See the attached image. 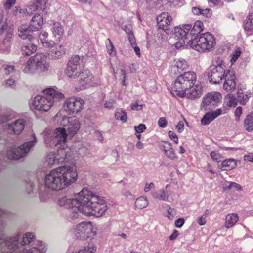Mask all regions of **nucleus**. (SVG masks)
<instances>
[{
  "instance_id": "1",
  "label": "nucleus",
  "mask_w": 253,
  "mask_h": 253,
  "mask_svg": "<svg viewBox=\"0 0 253 253\" xmlns=\"http://www.w3.org/2000/svg\"><path fill=\"white\" fill-rule=\"evenodd\" d=\"M58 203L60 206L68 209L69 216L73 219L78 218L79 213L87 216L99 217L107 209L104 198L86 188H83L75 195V198H68L66 196L60 198Z\"/></svg>"
},
{
  "instance_id": "2",
  "label": "nucleus",
  "mask_w": 253,
  "mask_h": 253,
  "mask_svg": "<svg viewBox=\"0 0 253 253\" xmlns=\"http://www.w3.org/2000/svg\"><path fill=\"white\" fill-rule=\"evenodd\" d=\"M78 177L74 165H64L50 170L44 177L45 187L53 191L66 188L75 182Z\"/></svg>"
},
{
  "instance_id": "3",
  "label": "nucleus",
  "mask_w": 253,
  "mask_h": 253,
  "mask_svg": "<svg viewBox=\"0 0 253 253\" xmlns=\"http://www.w3.org/2000/svg\"><path fill=\"white\" fill-rule=\"evenodd\" d=\"M67 134L65 128L59 127L54 131L48 130L45 132L44 139L47 144L50 146L58 147L57 154L53 152L49 153L46 161L50 165L58 164L68 159L71 155L69 148L64 147L66 142Z\"/></svg>"
},
{
  "instance_id": "4",
  "label": "nucleus",
  "mask_w": 253,
  "mask_h": 253,
  "mask_svg": "<svg viewBox=\"0 0 253 253\" xmlns=\"http://www.w3.org/2000/svg\"><path fill=\"white\" fill-rule=\"evenodd\" d=\"M44 95H37L32 101L31 108L41 113L48 111L54 103L64 98V95L51 88L44 90Z\"/></svg>"
},
{
  "instance_id": "5",
  "label": "nucleus",
  "mask_w": 253,
  "mask_h": 253,
  "mask_svg": "<svg viewBox=\"0 0 253 253\" xmlns=\"http://www.w3.org/2000/svg\"><path fill=\"white\" fill-rule=\"evenodd\" d=\"M196 80V74L192 71L178 76L171 85V94L173 96H184L186 95V91L194 84Z\"/></svg>"
},
{
  "instance_id": "6",
  "label": "nucleus",
  "mask_w": 253,
  "mask_h": 253,
  "mask_svg": "<svg viewBox=\"0 0 253 253\" xmlns=\"http://www.w3.org/2000/svg\"><path fill=\"white\" fill-rule=\"evenodd\" d=\"M49 64L46 61V57L42 53H37L31 56L23 65V71L26 74L34 75L47 71Z\"/></svg>"
},
{
  "instance_id": "7",
  "label": "nucleus",
  "mask_w": 253,
  "mask_h": 253,
  "mask_svg": "<svg viewBox=\"0 0 253 253\" xmlns=\"http://www.w3.org/2000/svg\"><path fill=\"white\" fill-rule=\"evenodd\" d=\"M215 38L211 33L207 32L198 35L193 38L190 46L199 52H209L215 45Z\"/></svg>"
},
{
  "instance_id": "8",
  "label": "nucleus",
  "mask_w": 253,
  "mask_h": 253,
  "mask_svg": "<svg viewBox=\"0 0 253 253\" xmlns=\"http://www.w3.org/2000/svg\"><path fill=\"white\" fill-rule=\"evenodd\" d=\"M210 75L209 80L213 84H220L224 79L227 72H226V65L221 57L214 58L210 67Z\"/></svg>"
},
{
  "instance_id": "9",
  "label": "nucleus",
  "mask_w": 253,
  "mask_h": 253,
  "mask_svg": "<svg viewBox=\"0 0 253 253\" xmlns=\"http://www.w3.org/2000/svg\"><path fill=\"white\" fill-rule=\"evenodd\" d=\"M191 25L187 24L182 27H175L173 31V36L177 42L175 43L176 48L190 45L193 38L190 32Z\"/></svg>"
},
{
  "instance_id": "10",
  "label": "nucleus",
  "mask_w": 253,
  "mask_h": 253,
  "mask_svg": "<svg viewBox=\"0 0 253 253\" xmlns=\"http://www.w3.org/2000/svg\"><path fill=\"white\" fill-rule=\"evenodd\" d=\"M73 232L77 239L81 241L93 238L96 235V229L91 222H82L73 229Z\"/></svg>"
},
{
  "instance_id": "11",
  "label": "nucleus",
  "mask_w": 253,
  "mask_h": 253,
  "mask_svg": "<svg viewBox=\"0 0 253 253\" xmlns=\"http://www.w3.org/2000/svg\"><path fill=\"white\" fill-rule=\"evenodd\" d=\"M221 99V94L218 92L208 93L203 98L201 108L205 111L211 110L218 106Z\"/></svg>"
},
{
  "instance_id": "12",
  "label": "nucleus",
  "mask_w": 253,
  "mask_h": 253,
  "mask_svg": "<svg viewBox=\"0 0 253 253\" xmlns=\"http://www.w3.org/2000/svg\"><path fill=\"white\" fill-rule=\"evenodd\" d=\"M84 68L82 59L79 56L75 55L72 57L68 61L65 73L70 78L75 77L77 74Z\"/></svg>"
},
{
  "instance_id": "13",
  "label": "nucleus",
  "mask_w": 253,
  "mask_h": 253,
  "mask_svg": "<svg viewBox=\"0 0 253 253\" xmlns=\"http://www.w3.org/2000/svg\"><path fill=\"white\" fill-rule=\"evenodd\" d=\"M84 102L83 99L73 97L67 99L64 103L65 110L69 114H77L81 112L84 107Z\"/></svg>"
},
{
  "instance_id": "14",
  "label": "nucleus",
  "mask_w": 253,
  "mask_h": 253,
  "mask_svg": "<svg viewBox=\"0 0 253 253\" xmlns=\"http://www.w3.org/2000/svg\"><path fill=\"white\" fill-rule=\"evenodd\" d=\"M72 78L78 79L79 83L84 88L93 85L95 84L94 82L93 75L89 70L84 68L77 74L75 77Z\"/></svg>"
},
{
  "instance_id": "15",
  "label": "nucleus",
  "mask_w": 253,
  "mask_h": 253,
  "mask_svg": "<svg viewBox=\"0 0 253 253\" xmlns=\"http://www.w3.org/2000/svg\"><path fill=\"white\" fill-rule=\"evenodd\" d=\"M26 121L23 119H19L6 125V128L10 133L19 135L23 131Z\"/></svg>"
},
{
  "instance_id": "16",
  "label": "nucleus",
  "mask_w": 253,
  "mask_h": 253,
  "mask_svg": "<svg viewBox=\"0 0 253 253\" xmlns=\"http://www.w3.org/2000/svg\"><path fill=\"white\" fill-rule=\"evenodd\" d=\"M172 18L168 12H162L157 16V21L159 28L162 29L166 32L169 30V27Z\"/></svg>"
},
{
  "instance_id": "17",
  "label": "nucleus",
  "mask_w": 253,
  "mask_h": 253,
  "mask_svg": "<svg viewBox=\"0 0 253 253\" xmlns=\"http://www.w3.org/2000/svg\"><path fill=\"white\" fill-rule=\"evenodd\" d=\"M188 67L187 62L184 59L178 58L174 59L171 63L170 72L171 74L176 75L181 73Z\"/></svg>"
},
{
  "instance_id": "18",
  "label": "nucleus",
  "mask_w": 253,
  "mask_h": 253,
  "mask_svg": "<svg viewBox=\"0 0 253 253\" xmlns=\"http://www.w3.org/2000/svg\"><path fill=\"white\" fill-rule=\"evenodd\" d=\"M224 79L225 80L223 84L224 89L227 92L234 90L236 85L234 74L232 72L228 71Z\"/></svg>"
},
{
  "instance_id": "19",
  "label": "nucleus",
  "mask_w": 253,
  "mask_h": 253,
  "mask_svg": "<svg viewBox=\"0 0 253 253\" xmlns=\"http://www.w3.org/2000/svg\"><path fill=\"white\" fill-rule=\"evenodd\" d=\"M225 113V111L221 108L208 112L204 115L201 119V123L204 125H208L220 115Z\"/></svg>"
},
{
  "instance_id": "20",
  "label": "nucleus",
  "mask_w": 253,
  "mask_h": 253,
  "mask_svg": "<svg viewBox=\"0 0 253 253\" xmlns=\"http://www.w3.org/2000/svg\"><path fill=\"white\" fill-rule=\"evenodd\" d=\"M165 155L171 160L178 159V156L170 142L165 141L160 145Z\"/></svg>"
},
{
  "instance_id": "21",
  "label": "nucleus",
  "mask_w": 253,
  "mask_h": 253,
  "mask_svg": "<svg viewBox=\"0 0 253 253\" xmlns=\"http://www.w3.org/2000/svg\"><path fill=\"white\" fill-rule=\"evenodd\" d=\"M80 128V123L79 119L75 117H71L70 123L67 127L68 134L71 137L74 136Z\"/></svg>"
},
{
  "instance_id": "22",
  "label": "nucleus",
  "mask_w": 253,
  "mask_h": 253,
  "mask_svg": "<svg viewBox=\"0 0 253 253\" xmlns=\"http://www.w3.org/2000/svg\"><path fill=\"white\" fill-rule=\"evenodd\" d=\"M188 92L186 93L187 97L190 99H195L199 98L202 94V86L200 84L192 85Z\"/></svg>"
},
{
  "instance_id": "23",
  "label": "nucleus",
  "mask_w": 253,
  "mask_h": 253,
  "mask_svg": "<svg viewBox=\"0 0 253 253\" xmlns=\"http://www.w3.org/2000/svg\"><path fill=\"white\" fill-rule=\"evenodd\" d=\"M43 24V18L42 15L38 14L35 15L30 21L29 28L33 31H37L41 29Z\"/></svg>"
},
{
  "instance_id": "24",
  "label": "nucleus",
  "mask_w": 253,
  "mask_h": 253,
  "mask_svg": "<svg viewBox=\"0 0 253 253\" xmlns=\"http://www.w3.org/2000/svg\"><path fill=\"white\" fill-rule=\"evenodd\" d=\"M65 51L66 49L63 45L55 44L54 48L49 51V55L52 58L59 59L65 54Z\"/></svg>"
},
{
  "instance_id": "25",
  "label": "nucleus",
  "mask_w": 253,
  "mask_h": 253,
  "mask_svg": "<svg viewBox=\"0 0 253 253\" xmlns=\"http://www.w3.org/2000/svg\"><path fill=\"white\" fill-rule=\"evenodd\" d=\"M51 29L53 36L58 41H60L64 34V30L61 25L58 22L53 23Z\"/></svg>"
},
{
  "instance_id": "26",
  "label": "nucleus",
  "mask_w": 253,
  "mask_h": 253,
  "mask_svg": "<svg viewBox=\"0 0 253 253\" xmlns=\"http://www.w3.org/2000/svg\"><path fill=\"white\" fill-rule=\"evenodd\" d=\"M33 30L29 28V26L22 25L18 31V35L23 39H28L31 41L33 38L32 36Z\"/></svg>"
},
{
  "instance_id": "27",
  "label": "nucleus",
  "mask_w": 253,
  "mask_h": 253,
  "mask_svg": "<svg viewBox=\"0 0 253 253\" xmlns=\"http://www.w3.org/2000/svg\"><path fill=\"white\" fill-rule=\"evenodd\" d=\"M7 29V25L6 24L3 25L0 29L1 34L3 33L4 32V30H6V35L2 41V43L5 46H7L10 44L11 39L13 34V29L11 28Z\"/></svg>"
},
{
  "instance_id": "28",
  "label": "nucleus",
  "mask_w": 253,
  "mask_h": 253,
  "mask_svg": "<svg viewBox=\"0 0 253 253\" xmlns=\"http://www.w3.org/2000/svg\"><path fill=\"white\" fill-rule=\"evenodd\" d=\"M239 220V217L236 213L228 214L225 218V226L229 229L233 227Z\"/></svg>"
},
{
  "instance_id": "29",
  "label": "nucleus",
  "mask_w": 253,
  "mask_h": 253,
  "mask_svg": "<svg viewBox=\"0 0 253 253\" xmlns=\"http://www.w3.org/2000/svg\"><path fill=\"white\" fill-rule=\"evenodd\" d=\"M152 197L160 201H168L169 194L165 189H162L151 192Z\"/></svg>"
},
{
  "instance_id": "30",
  "label": "nucleus",
  "mask_w": 253,
  "mask_h": 253,
  "mask_svg": "<svg viewBox=\"0 0 253 253\" xmlns=\"http://www.w3.org/2000/svg\"><path fill=\"white\" fill-rule=\"evenodd\" d=\"M237 163L233 159H228L223 161L220 166L222 170H231L236 167Z\"/></svg>"
},
{
  "instance_id": "31",
  "label": "nucleus",
  "mask_w": 253,
  "mask_h": 253,
  "mask_svg": "<svg viewBox=\"0 0 253 253\" xmlns=\"http://www.w3.org/2000/svg\"><path fill=\"white\" fill-rule=\"evenodd\" d=\"M244 29L247 34L249 35L253 34V17H248L244 22Z\"/></svg>"
},
{
  "instance_id": "32",
  "label": "nucleus",
  "mask_w": 253,
  "mask_h": 253,
  "mask_svg": "<svg viewBox=\"0 0 253 253\" xmlns=\"http://www.w3.org/2000/svg\"><path fill=\"white\" fill-rule=\"evenodd\" d=\"M203 23L202 21L198 20L195 22L194 26L191 27L190 31L193 38H194L195 36L199 35L198 34L203 30Z\"/></svg>"
},
{
  "instance_id": "33",
  "label": "nucleus",
  "mask_w": 253,
  "mask_h": 253,
  "mask_svg": "<svg viewBox=\"0 0 253 253\" xmlns=\"http://www.w3.org/2000/svg\"><path fill=\"white\" fill-rule=\"evenodd\" d=\"M244 127L248 131L253 130V113L248 114L244 120Z\"/></svg>"
},
{
  "instance_id": "34",
  "label": "nucleus",
  "mask_w": 253,
  "mask_h": 253,
  "mask_svg": "<svg viewBox=\"0 0 253 253\" xmlns=\"http://www.w3.org/2000/svg\"><path fill=\"white\" fill-rule=\"evenodd\" d=\"M37 50V46L33 43H28L22 47L23 54L30 55Z\"/></svg>"
},
{
  "instance_id": "35",
  "label": "nucleus",
  "mask_w": 253,
  "mask_h": 253,
  "mask_svg": "<svg viewBox=\"0 0 253 253\" xmlns=\"http://www.w3.org/2000/svg\"><path fill=\"white\" fill-rule=\"evenodd\" d=\"M148 201L146 197L141 196L137 198L135 202V207L139 209H142L147 206Z\"/></svg>"
},
{
  "instance_id": "36",
  "label": "nucleus",
  "mask_w": 253,
  "mask_h": 253,
  "mask_svg": "<svg viewBox=\"0 0 253 253\" xmlns=\"http://www.w3.org/2000/svg\"><path fill=\"white\" fill-rule=\"evenodd\" d=\"M238 102V99H237L235 97L231 94L227 95L224 99V102L229 107H235L237 105Z\"/></svg>"
},
{
  "instance_id": "37",
  "label": "nucleus",
  "mask_w": 253,
  "mask_h": 253,
  "mask_svg": "<svg viewBox=\"0 0 253 253\" xmlns=\"http://www.w3.org/2000/svg\"><path fill=\"white\" fill-rule=\"evenodd\" d=\"M96 249V247L94 244H89L87 246H85L84 248L72 253H94Z\"/></svg>"
},
{
  "instance_id": "38",
  "label": "nucleus",
  "mask_w": 253,
  "mask_h": 253,
  "mask_svg": "<svg viewBox=\"0 0 253 253\" xmlns=\"http://www.w3.org/2000/svg\"><path fill=\"white\" fill-rule=\"evenodd\" d=\"M115 117L116 119L119 120L122 122H126L127 120V115L123 109H117L116 111Z\"/></svg>"
},
{
  "instance_id": "39",
  "label": "nucleus",
  "mask_w": 253,
  "mask_h": 253,
  "mask_svg": "<svg viewBox=\"0 0 253 253\" xmlns=\"http://www.w3.org/2000/svg\"><path fill=\"white\" fill-rule=\"evenodd\" d=\"M34 238V235L32 233H26L23 237L21 244L24 246L26 244H30Z\"/></svg>"
},
{
  "instance_id": "40",
  "label": "nucleus",
  "mask_w": 253,
  "mask_h": 253,
  "mask_svg": "<svg viewBox=\"0 0 253 253\" xmlns=\"http://www.w3.org/2000/svg\"><path fill=\"white\" fill-rule=\"evenodd\" d=\"M106 48L107 52L110 56H114L116 54V50L114 46L109 39H107L106 42Z\"/></svg>"
},
{
  "instance_id": "41",
  "label": "nucleus",
  "mask_w": 253,
  "mask_h": 253,
  "mask_svg": "<svg viewBox=\"0 0 253 253\" xmlns=\"http://www.w3.org/2000/svg\"><path fill=\"white\" fill-rule=\"evenodd\" d=\"M238 101L240 104H245L248 100V96L244 94L242 91H239L237 93Z\"/></svg>"
},
{
  "instance_id": "42",
  "label": "nucleus",
  "mask_w": 253,
  "mask_h": 253,
  "mask_svg": "<svg viewBox=\"0 0 253 253\" xmlns=\"http://www.w3.org/2000/svg\"><path fill=\"white\" fill-rule=\"evenodd\" d=\"M222 188L224 190H230L232 188H234L237 191L242 190V187L239 184L233 182H230L228 186L226 184H223Z\"/></svg>"
},
{
  "instance_id": "43",
  "label": "nucleus",
  "mask_w": 253,
  "mask_h": 253,
  "mask_svg": "<svg viewBox=\"0 0 253 253\" xmlns=\"http://www.w3.org/2000/svg\"><path fill=\"white\" fill-rule=\"evenodd\" d=\"M39 7L37 3H33L27 6L25 11L28 14H31L33 12L39 9Z\"/></svg>"
},
{
  "instance_id": "44",
  "label": "nucleus",
  "mask_w": 253,
  "mask_h": 253,
  "mask_svg": "<svg viewBox=\"0 0 253 253\" xmlns=\"http://www.w3.org/2000/svg\"><path fill=\"white\" fill-rule=\"evenodd\" d=\"M42 44L44 47L48 49L50 51L52 49L54 48L56 44L53 41L46 40V41H44L42 43Z\"/></svg>"
},
{
  "instance_id": "45",
  "label": "nucleus",
  "mask_w": 253,
  "mask_h": 253,
  "mask_svg": "<svg viewBox=\"0 0 253 253\" xmlns=\"http://www.w3.org/2000/svg\"><path fill=\"white\" fill-rule=\"evenodd\" d=\"M75 151L78 155L82 157L86 156L89 154L88 149L84 146L78 148V150H76Z\"/></svg>"
},
{
  "instance_id": "46",
  "label": "nucleus",
  "mask_w": 253,
  "mask_h": 253,
  "mask_svg": "<svg viewBox=\"0 0 253 253\" xmlns=\"http://www.w3.org/2000/svg\"><path fill=\"white\" fill-rule=\"evenodd\" d=\"M4 72L5 74L9 75L13 73L15 71V67L11 65H4L3 66Z\"/></svg>"
},
{
  "instance_id": "47",
  "label": "nucleus",
  "mask_w": 253,
  "mask_h": 253,
  "mask_svg": "<svg viewBox=\"0 0 253 253\" xmlns=\"http://www.w3.org/2000/svg\"><path fill=\"white\" fill-rule=\"evenodd\" d=\"M210 156L212 159L215 161L218 162L221 161V156L217 152L214 151H211L210 153Z\"/></svg>"
},
{
  "instance_id": "48",
  "label": "nucleus",
  "mask_w": 253,
  "mask_h": 253,
  "mask_svg": "<svg viewBox=\"0 0 253 253\" xmlns=\"http://www.w3.org/2000/svg\"><path fill=\"white\" fill-rule=\"evenodd\" d=\"M48 0H37L36 1L39 9L41 10H43L46 7V5L48 2Z\"/></svg>"
},
{
  "instance_id": "49",
  "label": "nucleus",
  "mask_w": 253,
  "mask_h": 253,
  "mask_svg": "<svg viewBox=\"0 0 253 253\" xmlns=\"http://www.w3.org/2000/svg\"><path fill=\"white\" fill-rule=\"evenodd\" d=\"M241 51L239 50H235L232 54V58L230 62L232 64L234 63L238 59V57L240 56Z\"/></svg>"
},
{
  "instance_id": "50",
  "label": "nucleus",
  "mask_w": 253,
  "mask_h": 253,
  "mask_svg": "<svg viewBox=\"0 0 253 253\" xmlns=\"http://www.w3.org/2000/svg\"><path fill=\"white\" fill-rule=\"evenodd\" d=\"M71 117H68L66 116H63L60 121V124L63 126H69V124L70 123Z\"/></svg>"
},
{
  "instance_id": "51",
  "label": "nucleus",
  "mask_w": 253,
  "mask_h": 253,
  "mask_svg": "<svg viewBox=\"0 0 253 253\" xmlns=\"http://www.w3.org/2000/svg\"><path fill=\"white\" fill-rule=\"evenodd\" d=\"M48 36V33L45 31H42L39 35V39L41 43H42L44 41H46V38Z\"/></svg>"
},
{
  "instance_id": "52",
  "label": "nucleus",
  "mask_w": 253,
  "mask_h": 253,
  "mask_svg": "<svg viewBox=\"0 0 253 253\" xmlns=\"http://www.w3.org/2000/svg\"><path fill=\"white\" fill-rule=\"evenodd\" d=\"M146 128L145 125L143 124H140L139 126H134L135 130L137 133H142Z\"/></svg>"
},
{
  "instance_id": "53",
  "label": "nucleus",
  "mask_w": 253,
  "mask_h": 253,
  "mask_svg": "<svg viewBox=\"0 0 253 253\" xmlns=\"http://www.w3.org/2000/svg\"><path fill=\"white\" fill-rule=\"evenodd\" d=\"M212 14L211 10L209 8L202 9L201 15L205 17H210Z\"/></svg>"
},
{
  "instance_id": "54",
  "label": "nucleus",
  "mask_w": 253,
  "mask_h": 253,
  "mask_svg": "<svg viewBox=\"0 0 253 253\" xmlns=\"http://www.w3.org/2000/svg\"><path fill=\"white\" fill-rule=\"evenodd\" d=\"M185 120L180 121L176 126V128L179 133L182 132L184 130V125Z\"/></svg>"
},
{
  "instance_id": "55",
  "label": "nucleus",
  "mask_w": 253,
  "mask_h": 253,
  "mask_svg": "<svg viewBox=\"0 0 253 253\" xmlns=\"http://www.w3.org/2000/svg\"><path fill=\"white\" fill-rule=\"evenodd\" d=\"M158 123L159 126L162 128L165 127L167 125V121L166 118L164 117L160 118L159 119Z\"/></svg>"
},
{
  "instance_id": "56",
  "label": "nucleus",
  "mask_w": 253,
  "mask_h": 253,
  "mask_svg": "<svg viewBox=\"0 0 253 253\" xmlns=\"http://www.w3.org/2000/svg\"><path fill=\"white\" fill-rule=\"evenodd\" d=\"M242 113V109L241 107H238L235 111V120L237 121H239L240 120V117Z\"/></svg>"
},
{
  "instance_id": "57",
  "label": "nucleus",
  "mask_w": 253,
  "mask_h": 253,
  "mask_svg": "<svg viewBox=\"0 0 253 253\" xmlns=\"http://www.w3.org/2000/svg\"><path fill=\"white\" fill-rule=\"evenodd\" d=\"M115 103V100L113 99L106 101L104 106L106 108L111 109L113 107V104Z\"/></svg>"
},
{
  "instance_id": "58",
  "label": "nucleus",
  "mask_w": 253,
  "mask_h": 253,
  "mask_svg": "<svg viewBox=\"0 0 253 253\" xmlns=\"http://www.w3.org/2000/svg\"><path fill=\"white\" fill-rule=\"evenodd\" d=\"M155 184L153 182H151L150 183H146L144 187V191L145 192H149L151 189L155 188Z\"/></svg>"
},
{
  "instance_id": "59",
  "label": "nucleus",
  "mask_w": 253,
  "mask_h": 253,
  "mask_svg": "<svg viewBox=\"0 0 253 253\" xmlns=\"http://www.w3.org/2000/svg\"><path fill=\"white\" fill-rule=\"evenodd\" d=\"M184 223V220L182 218H180L176 220L175 222V225L177 228L181 227Z\"/></svg>"
},
{
  "instance_id": "60",
  "label": "nucleus",
  "mask_w": 253,
  "mask_h": 253,
  "mask_svg": "<svg viewBox=\"0 0 253 253\" xmlns=\"http://www.w3.org/2000/svg\"><path fill=\"white\" fill-rule=\"evenodd\" d=\"M25 9H23L20 7L16 6L14 8V10L13 13L14 15H17L19 14H24L25 13Z\"/></svg>"
},
{
  "instance_id": "61",
  "label": "nucleus",
  "mask_w": 253,
  "mask_h": 253,
  "mask_svg": "<svg viewBox=\"0 0 253 253\" xmlns=\"http://www.w3.org/2000/svg\"><path fill=\"white\" fill-rule=\"evenodd\" d=\"M124 30L126 34L127 35L128 37L130 36V35H133L132 27L130 25L126 26L125 27Z\"/></svg>"
},
{
  "instance_id": "62",
  "label": "nucleus",
  "mask_w": 253,
  "mask_h": 253,
  "mask_svg": "<svg viewBox=\"0 0 253 253\" xmlns=\"http://www.w3.org/2000/svg\"><path fill=\"white\" fill-rule=\"evenodd\" d=\"M128 38L129 42L130 45L132 47L136 45V40H135V38L134 36V35H130V36H128Z\"/></svg>"
},
{
  "instance_id": "63",
  "label": "nucleus",
  "mask_w": 253,
  "mask_h": 253,
  "mask_svg": "<svg viewBox=\"0 0 253 253\" xmlns=\"http://www.w3.org/2000/svg\"><path fill=\"white\" fill-rule=\"evenodd\" d=\"M201 10L200 7H193L192 8V12L195 15H199L201 14Z\"/></svg>"
},
{
  "instance_id": "64",
  "label": "nucleus",
  "mask_w": 253,
  "mask_h": 253,
  "mask_svg": "<svg viewBox=\"0 0 253 253\" xmlns=\"http://www.w3.org/2000/svg\"><path fill=\"white\" fill-rule=\"evenodd\" d=\"M16 0H7L5 7L6 9H10V7L15 3Z\"/></svg>"
}]
</instances>
